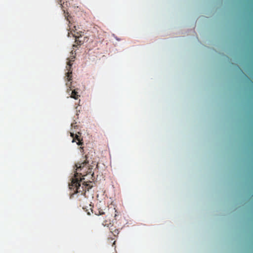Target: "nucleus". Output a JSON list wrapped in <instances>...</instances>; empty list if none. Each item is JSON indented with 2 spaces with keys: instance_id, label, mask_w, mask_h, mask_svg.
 I'll return each instance as SVG.
<instances>
[{
  "instance_id": "1",
  "label": "nucleus",
  "mask_w": 253,
  "mask_h": 253,
  "mask_svg": "<svg viewBox=\"0 0 253 253\" xmlns=\"http://www.w3.org/2000/svg\"><path fill=\"white\" fill-rule=\"evenodd\" d=\"M85 178L77 177L75 175L72 178L71 183L69 184V187L71 190H73L74 193H81L82 194L85 195L86 191H89L92 187L88 181H83Z\"/></svg>"
},
{
  "instance_id": "2",
  "label": "nucleus",
  "mask_w": 253,
  "mask_h": 253,
  "mask_svg": "<svg viewBox=\"0 0 253 253\" xmlns=\"http://www.w3.org/2000/svg\"><path fill=\"white\" fill-rule=\"evenodd\" d=\"M87 159V157L85 156V160L84 162L81 163H78L76 164V169L74 176L77 175V177L82 176L83 178H84V176L90 175L92 178L94 174L92 169L95 164H94L93 166L89 165Z\"/></svg>"
},
{
  "instance_id": "3",
  "label": "nucleus",
  "mask_w": 253,
  "mask_h": 253,
  "mask_svg": "<svg viewBox=\"0 0 253 253\" xmlns=\"http://www.w3.org/2000/svg\"><path fill=\"white\" fill-rule=\"evenodd\" d=\"M74 58H75V57H73V58H72V59L70 60L67 62V64L66 69H67V70L68 71L66 74V80L68 82H70L72 80V71L71 70V66L72 65V62L74 61Z\"/></svg>"
},
{
  "instance_id": "4",
  "label": "nucleus",
  "mask_w": 253,
  "mask_h": 253,
  "mask_svg": "<svg viewBox=\"0 0 253 253\" xmlns=\"http://www.w3.org/2000/svg\"><path fill=\"white\" fill-rule=\"evenodd\" d=\"M71 136L73 138L72 142H77L78 145H82L83 144V139L78 134H74V133L71 132Z\"/></svg>"
},
{
  "instance_id": "5",
  "label": "nucleus",
  "mask_w": 253,
  "mask_h": 253,
  "mask_svg": "<svg viewBox=\"0 0 253 253\" xmlns=\"http://www.w3.org/2000/svg\"><path fill=\"white\" fill-rule=\"evenodd\" d=\"M102 225L104 226L109 227L110 226H112L111 220L106 216V219L102 222Z\"/></svg>"
},
{
  "instance_id": "6",
  "label": "nucleus",
  "mask_w": 253,
  "mask_h": 253,
  "mask_svg": "<svg viewBox=\"0 0 253 253\" xmlns=\"http://www.w3.org/2000/svg\"><path fill=\"white\" fill-rule=\"evenodd\" d=\"M80 95L78 94V92L76 90V89H74L72 90L71 97L75 99H77Z\"/></svg>"
},
{
  "instance_id": "7",
  "label": "nucleus",
  "mask_w": 253,
  "mask_h": 253,
  "mask_svg": "<svg viewBox=\"0 0 253 253\" xmlns=\"http://www.w3.org/2000/svg\"><path fill=\"white\" fill-rule=\"evenodd\" d=\"M71 33L73 35V36L74 37H75L76 38V41H75V43L77 44V45H81L82 44V42L80 40H79L78 39H77L78 38H79V36H77L76 35L75 33L73 34L72 33V31H71Z\"/></svg>"
},
{
  "instance_id": "8",
  "label": "nucleus",
  "mask_w": 253,
  "mask_h": 253,
  "mask_svg": "<svg viewBox=\"0 0 253 253\" xmlns=\"http://www.w3.org/2000/svg\"><path fill=\"white\" fill-rule=\"evenodd\" d=\"M104 212L102 210H99L98 213H95L96 215H102L104 214Z\"/></svg>"
},
{
  "instance_id": "9",
  "label": "nucleus",
  "mask_w": 253,
  "mask_h": 253,
  "mask_svg": "<svg viewBox=\"0 0 253 253\" xmlns=\"http://www.w3.org/2000/svg\"><path fill=\"white\" fill-rule=\"evenodd\" d=\"M71 83H70V84H68V83H66V85L67 86H69V85H71Z\"/></svg>"
},
{
  "instance_id": "10",
  "label": "nucleus",
  "mask_w": 253,
  "mask_h": 253,
  "mask_svg": "<svg viewBox=\"0 0 253 253\" xmlns=\"http://www.w3.org/2000/svg\"><path fill=\"white\" fill-rule=\"evenodd\" d=\"M77 45L76 44H74L73 46H76Z\"/></svg>"
},
{
  "instance_id": "11",
  "label": "nucleus",
  "mask_w": 253,
  "mask_h": 253,
  "mask_svg": "<svg viewBox=\"0 0 253 253\" xmlns=\"http://www.w3.org/2000/svg\"><path fill=\"white\" fill-rule=\"evenodd\" d=\"M87 214H89V215L90 214V213L89 212L87 213Z\"/></svg>"
},
{
  "instance_id": "12",
  "label": "nucleus",
  "mask_w": 253,
  "mask_h": 253,
  "mask_svg": "<svg viewBox=\"0 0 253 253\" xmlns=\"http://www.w3.org/2000/svg\"><path fill=\"white\" fill-rule=\"evenodd\" d=\"M70 90H72V88H71V86H70Z\"/></svg>"
}]
</instances>
